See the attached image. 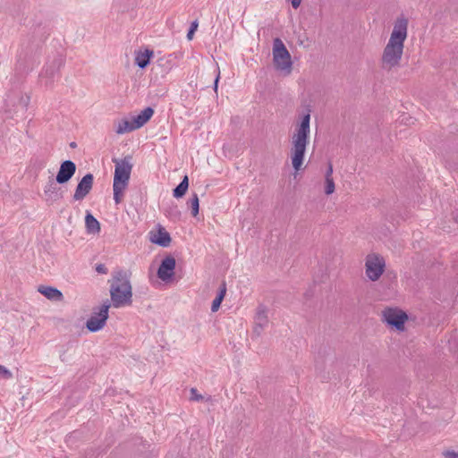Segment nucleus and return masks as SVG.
Masks as SVG:
<instances>
[{
	"label": "nucleus",
	"mask_w": 458,
	"mask_h": 458,
	"mask_svg": "<svg viewBox=\"0 0 458 458\" xmlns=\"http://www.w3.org/2000/svg\"><path fill=\"white\" fill-rule=\"evenodd\" d=\"M407 29L408 21L405 18H398L394 22L390 38L382 54L381 62L383 69L391 70L400 64L404 41L407 38Z\"/></svg>",
	"instance_id": "obj_1"
},
{
	"label": "nucleus",
	"mask_w": 458,
	"mask_h": 458,
	"mask_svg": "<svg viewBox=\"0 0 458 458\" xmlns=\"http://www.w3.org/2000/svg\"><path fill=\"white\" fill-rule=\"evenodd\" d=\"M310 110L302 116L292 138L291 158L293 168L299 171L303 164L306 147L309 144L310 132Z\"/></svg>",
	"instance_id": "obj_2"
},
{
	"label": "nucleus",
	"mask_w": 458,
	"mask_h": 458,
	"mask_svg": "<svg viewBox=\"0 0 458 458\" xmlns=\"http://www.w3.org/2000/svg\"><path fill=\"white\" fill-rule=\"evenodd\" d=\"M108 283L110 297L114 308L130 306L132 303V286L130 277L124 270L113 273Z\"/></svg>",
	"instance_id": "obj_3"
},
{
	"label": "nucleus",
	"mask_w": 458,
	"mask_h": 458,
	"mask_svg": "<svg viewBox=\"0 0 458 458\" xmlns=\"http://www.w3.org/2000/svg\"><path fill=\"white\" fill-rule=\"evenodd\" d=\"M131 157L127 156L123 159H113L115 164L113 191L114 199L116 204H119L123 199V192L126 189L131 173L132 170V164L131 162Z\"/></svg>",
	"instance_id": "obj_4"
},
{
	"label": "nucleus",
	"mask_w": 458,
	"mask_h": 458,
	"mask_svg": "<svg viewBox=\"0 0 458 458\" xmlns=\"http://www.w3.org/2000/svg\"><path fill=\"white\" fill-rule=\"evenodd\" d=\"M273 63L277 71L289 75L293 69L291 55L281 38L273 41Z\"/></svg>",
	"instance_id": "obj_5"
},
{
	"label": "nucleus",
	"mask_w": 458,
	"mask_h": 458,
	"mask_svg": "<svg viewBox=\"0 0 458 458\" xmlns=\"http://www.w3.org/2000/svg\"><path fill=\"white\" fill-rule=\"evenodd\" d=\"M385 259L378 254H369L365 261L366 276L373 282L378 280L385 271Z\"/></svg>",
	"instance_id": "obj_6"
},
{
	"label": "nucleus",
	"mask_w": 458,
	"mask_h": 458,
	"mask_svg": "<svg viewBox=\"0 0 458 458\" xmlns=\"http://www.w3.org/2000/svg\"><path fill=\"white\" fill-rule=\"evenodd\" d=\"M407 314L398 308H386L382 311V320L398 331L404 330Z\"/></svg>",
	"instance_id": "obj_7"
},
{
	"label": "nucleus",
	"mask_w": 458,
	"mask_h": 458,
	"mask_svg": "<svg viewBox=\"0 0 458 458\" xmlns=\"http://www.w3.org/2000/svg\"><path fill=\"white\" fill-rule=\"evenodd\" d=\"M110 304L108 301L105 302L98 310V312H94L92 316L87 320L86 327L90 332H97L104 327L108 318V310Z\"/></svg>",
	"instance_id": "obj_8"
},
{
	"label": "nucleus",
	"mask_w": 458,
	"mask_h": 458,
	"mask_svg": "<svg viewBox=\"0 0 458 458\" xmlns=\"http://www.w3.org/2000/svg\"><path fill=\"white\" fill-rule=\"evenodd\" d=\"M94 176L92 174H85L76 186L73 199L82 200L92 190Z\"/></svg>",
	"instance_id": "obj_9"
},
{
	"label": "nucleus",
	"mask_w": 458,
	"mask_h": 458,
	"mask_svg": "<svg viewBox=\"0 0 458 458\" xmlns=\"http://www.w3.org/2000/svg\"><path fill=\"white\" fill-rule=\"evenodd\" d=\"M76 172V165L71 160H65L61 163L60 168L55 176V181L59 184L68 182Z\"/></svg>",
	"instance_id": "obj_10"
},
{
	"label": "nucleus",
	"mask_w": 458,
	"mask_h": 458,
	"mask_svg": "<svg viewBox=\"0 0 458 458\" xmlns=\"http://www.w3.org/2000/svg\"><path fill=\"white\" fill-rule=\"evenodd\" d=\"M175 259L172 256L165 257L157 270V276L162 281H168L174 276V271L175 268Z\"/></svg>",
	"instance_id": "obj_11"
},
{
	"label": "nucleus",
	"mask_w": 458,
	"mask_h": 458,
	"mask_svg": "<svg viewBox=\"0 0 458 458\" xmlns=\"http://www.w3.org/2000/svg\"><path fill=\"white\" fill-rule=\"evenodd\" d=\"M64 64V59L58 56L45 67L43 72L41 73V77L47 79V81H46L47 85L53 83L55 76L58 74Z\"/></svg>",
	"instance_id": "obj_12"
},
{
	"label": "nucleus",
	"mask_w": 458,
	"mask_h": 458,
	"mask_svg": "<svg viewBox=\"0 0 458 458\" xmlns=\"http://www.w3.org/2000/svg\"><path fill=\"white\" fill-rule=\"evenodd\" d=\"M267 308L259 305L257 309L254 318V333L259 335L264 328L268 325Z\"/></svg>",
	"instance_id": "obj_13"
},
{
	"label": "nucleus",
	"mask_w": 458,
	"mask_h": 458,
	"mask_svg": "<svg viewBox=\"0 0 458 458\" xmlns=\"http://www.w3.org/2000/svg\"><path fill=\"white\" fill-rule=\"evenodd\" d=\"M44 194L47 197V201L55 202L63 198L61 188L57 186L56 181L49 178L48 182L44 187Z\"/></svg>",
	"instance_id": "obj_14"
},
{
	"label": "nucleus",
	"mask_w": 458,
	"mask_h": 458,
	"mask_svg": "<svg viewBox=\"0 0 458 458\" xmlns=\"http://www.w3.org/2000/svg\"><path fill=\"white\" fill-rule=\"evenodd\" d=\"M150 241L161 247H168L171 243V236L163 227H160L156 233L150 236Z\"/></svg>",
	"instance_id": "obj_15"
},
{
	"label": "nucleus",
	"mask_w": 458,
	"mask_h": 458,
	"mask_svg": "<svg viewBox=\"0 0 458 458\" xmlns=\"http://www.w3.org/2000/svg\"><path fill=\"white\" fill-rule=\"evenodd\" d=\"M154 52L150 49H145L143 52L139 51L135 55V64L141 69L146 68L149 62L150 58L153 56Z\"/></svg>",
	"instance_id": "obj_16"
},
{
	"label": "nucleus",
	"mask_w": 458,
	"mask_h": 458,
	"mask_svg": "<svg viewBox=\"0 0 458 458\" xmlns=\"http://www.w3.org/2000/svg\"><path fill=\"white\" fill-rule=\"evenodd\" d=\"M154 109L152 107L144 108L138 115L132 118L135 126L139 129L142 127L153 115Z\"/></svg>",
	"instance_id": "obj_17"
},
{
	"label": "nucleus",
	"mask_w": 458,
	"mask_h": 458,
	"mask_svg": "<svg viewBox=\"0 0 458 458\" xmlns=\"http://www.w3.org/2000/svg\"><path fill=\"white\" fill-rule=\"evenodd\" d=\"M38 292L49 300L61 301L63 299V293L51 286H39Z\"/></svg>",
	"instance_id": "obj_18"
},
{
	"label": "nucleus",
	"mask_w": 458,
	"mask_h": 458,
	"mask_svg": "<svg viewBox=\"0 0 458 458\" xmlns=\"http://www.w3.org/2000/svg\"><path fill=\"white\" fill-rule=\"evenodd\" d=\"M85 225L89 233H97L100 231L99 222L89 212L85 216Z\"/></svg>",
	"instance_id": "obj_19"
},
{
	"label": "nucleus",
	"mask_w": 458,
	"mask_h": 458,
	"mask_svg": "<svg viewBox=\"0 0 458 458\" xmlns=\"http://www.w3.org/2000/svg\"><path fill=\"white\" fill-rule=\"evenodd\" d=\"M225 293H226V284L225 281H223L220 285L219 292H218L216 297L212 301V305H211L212 312H216L218 310V309L220 308L221 302L223 301V300L225 298Z\"/></svg>",
	"instance_id": "obj_20"
},
{
	"label": "nucleus",
	"mask_w": 458,
	"mask_h": 458,
	"mask_svg": "<svg viewBox=\"0 0 458 458\" xmlns=\"http://www.w3.org/2000/svg\"><path fill=\"white\" fill-rule=\"evenodd\" d=\"M138 128L135 126L133 120H123L118 123L117 128L115 129V132L117 134H124Z\"/></svg>",
	"instance_id": "obj_21"
},
{
	"label": "nucleus",
	"mask_w": 458,
	"mask_h": 458,
	"mask_svg": "<svg viewBox=\"0 0 458 458\" xmlns=\"http://www.w3.org/2000/svg\"><path fill=\"white\" fill-rule=\"evenodd\" d=\"M189 187V179L185 175L182 182L174 189L173 195L174 198L179 199L185 195Z\"/></svg>",
	"instance_id": "obj_22"
},
{
	"label": "nucleus",
	"mask_w": 458,
	"mask_h": 458,
	"mask_svg": "<svg viewBox=\"0 0 458 458\" xmlns=\"http://www.w3.org/2000/svg\"><path fill=\"white\" fill-rule=\"evenodd\" d=\"M189 207L191 208V215L196 216L199 214V199L197 193H193L188 201Z\"/></svg>",
	"instance_id": "obj_23"
},
{
	"label": "nucleus",
	"mask_w": 458,
	"mask_h": 458,
	"mask_svg": "<svg viewBox=\"0 0 458 458\" xmlns=\"http://www.w3.org/2000/svg\"><path fill=\"white\" fill-rule=\"evenodd\" d=\"M335 186L333 178H325V193L330 195L335 191Z\"/></svg>",
	"instance_id": "obj_24"
},
{
	"label": "nucleus",
	"mask_w": 458,
	"mask_h": 458,
	"mask_svg": "<svg viewBox=\"0 0 458 458\" xmlns=\"http://www.w3.org/2000/svg\"><path fill=\"white\" fill-rule=\"evenodd\" d=\"M198 27H199L198 20H195L191 23L190 29L187 33V38L189 40H191L193 38V35H194L195 31L197 30Z\"/></svg>",
	"instance_id": "obj_25"
},
{
	"label": "nucleus",
	"mask_w": 458,
	"mask_h": 458,
	"mask_svg": "<svg viewBox=\"0 0 458 458\" xmlns=\"http://www.w3.org/2000/svg\"><path fill=\"white\" fill-rule=\"evenodd\" d=\"M190 394H191V396H190L191 401L199 402V401L203 400V395L199 394L198 390L196 388H193V387L191 388Z\"/></svg>",
	"instance_id": "obj_26"
},
{
	"label": "nucleus",
	"mask_w": 458,
	"mask_h": 458,
	"mask_svg": "<svg viewBox=\"0 0 458 458\" xmlns=\"http://www.w3.org/2000/svg\"><path fill=\"white\" fill-rule=\"evenodd\" d=\"M0 377L4 379H10L13 377V373L4 366L0 365Z\"/></svg>",
	"instance_id": "obj_27"
},
{
	"label": "nucleus",
	"mask_w": 458,
	"mask_h": 458,
	"mask_svg": "<svg viewBox=\"0 0 458 458\" xmlns=\"http://www.w3.org/2000/svg\"><path fill=\"white\" fill-rule=\"evenodd\" d=\"M96 271L99 274H106L107 268L104 264H98L96 267Z\"/></svg>",
	"instance_id": "obj_28"
},
{
	"label": "nucleus",
	"mask_w": 458,
	"mask_h": 458,
	"mask_svg": "<svg viewBox=\"0 0 458 458\" xmlns=\"http://www.w3.org/2000/svg\"><path fill=\"white\" fill-rule=\"evenodd\" d=\"M333 165L331 163H328L327 169L325 174V178H333Z\"/></svg>",
	"instance_id": "obj_29"
},
{
	"label": "nucleus",
	"mask_w": 458,
	"mask_h": 458,
	"mask_svg": "<svg viewBox=\"0 0 458 458\" xmlns=\"http://www.w3.org/2000/svg\"><path fill=\"white\" fill-rule=\"evenodd\" d=\"M444 455L445 458H458V453L454 451H446Z\"/></svg>",
	"instance_id": "obj_30"
},
{
	"label": "nucleus",
	"mask_w": 458,
	"mask_h": 458,
	"mask_svg": "<svg viewBox=\"0 0 458 458\" xmlns=\"http://www.w3.org/2000/svg\"><path fill=\"white\" fill-rule=\"evenodd\" d=\"M292 5L294 9H297L301 3V0H291Z\"/></svg>",
	"instance_id": "obj_31"
},
{
	"label": "nucleus",
	"mask_w": 458,
	"mask_h": 458,
	"mask_svg": "<svg viewBox=\"0 0 458 458\" xmlns=\"http://www.w3.org/2000/svg\"><path fill=\"white\" fill-rule=\"evenodd\" d=\"M219 78H220V72L218 71L217 75H216V77L215 79V81H214V89H215V91L217 90V85H218Z\"/></svg>",
	"instance_id": "obj_32"
},
{
	"label": "nucleus",
	"mask_w": 458,
	"mask_h": 458,
	"mask_svg": "<svg viewBox=\"0 0 458 458\" xmlns=\"http://www.w3.org/2000/svg\"><path fill=\"white\" fill-rule=\"evenodd\" d=\"M17 63L20 65V67L23 65L22 63H21V55H19Z\"/></svg>",
	"instance_id": "obj_33"
},
{
	"label": "nucleus",
	"mask_w": 458,
	"mask_h": 458,
	"mask_svg": "<svg viewBox=\"0 0 458 458\" xmlns=\"http://www.w3.org/2000/svg\"><path fill=\"white\" fill-rule=\"evenodd\" d=\"M76 146H77V145H76V143H75V142H71V143H70V147H71V148H75Z\"/></svg>",
	"instance_id": "obj_34"
}]
</instances>
